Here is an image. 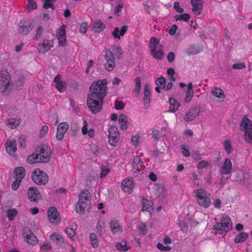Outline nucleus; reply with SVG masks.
I'll use <instances>...</instances> for the list:
<instances>
[{
  "label": "nucleus",
  "mask_w": 252,
  "mask_h": 252,
  "mask_svg": "<svg viewBox=\"0 0 252 252\" xmlns=\"http://www.w3.org/2000/svg\"><path fill=\"white\" fill-rule=\"evenodd\" d=\"M200 112V108L198 106H194L191 108L188 111L184 118V120L187 122H190L197 117Z\"/></svg>",
  "instance_id": "10"
},
{
  "label": "nucleus",
  "mask_w": 252,
  "mask_h": 252,
  "mask_svg": "<svg viewBox=\"0 0 252 252\" xmlns=\"http://www.w3.org/2000/svg\"><path fill=\"white\" fill-rule=\"evenodd\" d=\"M68 128V125L65 122H62L60 123L58 126L57 129L60 130L67 131Z\"/></svg>",
  "instance_id": "59"
},
{
  "label": "nucleus",
  "mask_w": 252,
  "mask_h": 252,
  "mask_svg": "<svg viewBox=\"0 0 252 252\" xmlns=\"http://www.w3.org/2000/svg\"><path fill=\"white\" fill-rule=\"evenodd\" d=\"M115 247L116 249H117L119 251L121 252H126L130 248V247L127 246L126 244L123 245L120 242L117 243L116 244Z\"/></svg>",
  "instance_id": "43"
},
{
  "label": "nucleus",
  "mask_w": 252,
  "mask_h": 252,
  "mask_svg": "<svg viewBox=\"0 0 252 252\" xmlns=\"http://www.w3.org/2000/svg\"><path fill=\"white\" fill-rule=\"evenodd\" d=\"M25 79V77L23 75H19L18 76L17 80L15 81L14 83L15 87L17 90H20L22 89Z\"/></svg>",
  "instance_id": "28"
},
{
  "label": "nucleus",
  "mask_w": 252,
  "mask_h": 252,
  "mask_svg": "<svg viewBox=\"0 0 252 252\" xmlns=\"http://www.w3.org/2000/svg\"><path fill=\"white\" fill-rule=\"evenodd\" d=\"M192 6V11L194 14H200L203 9V3H195L191 4Z\"/></svg>",
  "instance_id": "36"
},
{
  "label": "nucleus",
  "mask_w": 252,
  "mask_h": 252,
  "mask_svg": "<svg viewBox=\"0 0 252 252\" xmlns=\"http://www.w3.org/2000/svg\"><path fill=\"white\" fill-rule=\"evenodd\" d=\"M169 101L170 104V109L168 111L170 112H175L179 108L180 105V103L178 102L176 99L172 97L169 98Z\"/></svg>",
  "instance_id": "25"
},
{
  "label": "nucleus",
  "mask_w": 252,
  "mask_h": 252,
  "mask_svg": "<svg viewBox=\"0 0 252 252\" xmlns=\"http://www.w3.org/2000/svg\"><path fill=\"white\" fill-rule=\"evenodd\" d=\"M16 179L22 181L26 174L25 168L22 166H19L14 169V173Z\"/></svg>",
  "instance_id": "20"
},
{
  "label": "nucleus",
  "mask_w": 252,
  "mask_h": 252,
  "mask_svg": "<svg viewBox=\"0 0 252 252\" xmlns=\"http://www.w3.org/2000/svg\"><path fill=\"white\" fill-rule=\"evenodd\" d=\"M104 58L107 61H114V56L113 54V53L109 49H106L105 50Z\"/></svg>",
  "instance_id": "47"
},
{
  "label": "nucleus",
  "mask_w": 252,
  "mask_h": 252,
  "mask_svg": "<svg viewBox=\"0 0 252 252\" xmlns=\"http://www.w3.org/2000/svg\"><path fill=\"white\" fill-rule=\"evenodd\" d=\"M144 97H151V94L150 91V88L148 84H146L144 86Z\"/></svg>",
  "instance_id": "49"
},
{
  "label": "nucleus",
  "mask_w": 252,
  "mask_h": 252,
  "mask_svg": "<svg viewBox=\"0 0 252 252\" xmlns=\"http://www.w3.org/2000/svg\"><path fill=\"white\" fill-rule=\"evenodd\" d=\"M51 157V152L46 153V155H40L39 160L37 162L47 163L49 161Z\"/></svg>",
  "instance_id": "38"
},
{
  "label": "nucleus",
  "mask_w": 252,
  "mask_h": 252,
  "mask_svg": "<svg viewBox=\"0 0 252 252\" xmlns=\"http://www.w3.org/2000/svg\"><path fill=\"white\" fill-rule=\"evenodd\" d=\"M24 21H21L18 26V33L23 35H27L30 31L33 29L32 24L26 25Z\"/></svg>",
  "instance_id": "14"
},
{
  "label": "nucleus",
  "mask_w": 252,
  "mask_h": 252,
  "mask_svg": "<svg viewBox=\"0 0 252 252\" xmlns=\"http://www.w3.org/2000/svg\"><path fill=\"white\" fill-rule=\"evenodd\" d=\"M202 45L200 44H193L188 49V53L192 55L197 54L202 51Z\"/></svg>",
  "instance_id": "24"
},
{
  "label": "nucleus",
  "mask_w": 252,
  "mask_h": 252,
  "mask_svg": "<svg viewBox=\"0 0 252 252\" xmlns=\"http://www.w3.org/2000/svg\"><path fill=\"white\" fill-rule=\"evenodd\" d=\"M143 208L142 209V211L144 212L145 211H147L150 213L151 211L150 210V209L151 208V210L153 211L154 210L153 208H152V205L151 204V202L148 200L147 199L144 198H143Z\"/></svg>",
  "instance_id": "33"
},
{
  "label": "nucleus",
  "mask_w": 252,
  "mask_h": 252,
  "mask_svg": "<svg viewBox=\"0 0 252 252\" xmlns=\"http://www.w3.org/2000/svg\"><path fill=\"white\" fill-rule=\"evenodd\" d=\"M212 93L213 95L219 98H223L225 96L223 91L222 89L217 87L212 89Z\"/></svg>",
  "instance_id": "34"
},
{
  "label": "nucleus",
  "mask_w": 252,
  "mask_h": 252,
  "mask_svg": "<svg viewBox=\"0 0 252 252\" xmlns=\"http://www.w3.org/2000/svg\"><path fill=\"white\" fill-rule=\"evenodd\" d=\"M90 239L91 242V245L93 248H97L98 246V240L96 235L94 233H92L90 235Z\"/></svg>",
  "instance_id": "41"
},
{
  "label": "nucleus",
  "mask_w": 252,
  "mask_h": 252,
  "mask_svg": "<svg viewBox=\"0 0 252 252\" xmlns=\"http://www.w3.org/2000/svg\"><path fill=\"white\" fill-rule=\"evenodd\" d=\"M110 227L111 230L113 233H116L119 232H122L123 231L121 226L117 221L112 220L110 222Z\"/></svg>",
  "instance_id": "27"
},
{
  "label": "nucleus",
  "mask_w": 252,
  "mask_h": 252,
  "mask_svg": "<svg viewBox=\"0 0 252 252\" xmlns=\"http://www.w3.org/2000/svg\"><path fill=\"white\" fill-rule=\"evenodd\" d=\"M158 249L161 251H169L171 250V247L168 246H164L162 244L158 243L157 245Z\"/></svg>",
  "instance_id": "62"
},
{
  "label": "nucleus",
  "mask_w": 252,
  "mask_h": 252,
  "mask_svg": "<svg viewBox=\"0 0 252 252\" xmlns=\"http://www.w3.org/2000/svg\"><path fill=\"white\" fill-rule=\"evenodd\" d=\"M181 150L183 155L185 157H188L190 156V152L188 149V146L186 145L183 144L181 145Z\"/></svg>",
  "instance_id": "54"
},
{
  "label": "nucleus",
  "mask_w": 252,
  "mask_h": 252,
  "mask_svg": "<svg viewBox=\"0 0 252 252\" xmlns=\"http://www.w3.org/2000/svg\"><path fill=\"white\" fill-rule=\"evenodd\" d=\"M232 169V163L230 159H225L222 166L220 169V173L221 174H228L230 173Z\"/></svg>",
  "instance_id": "16"
},
{
  "label": "nucleus",
  "mask_w": 252,
  "mask_h": 252,
  "mask_svg": "<svg viewBox=\"0 0 252 252\" xmlns=\"http://www.w3.org/2000/svg\"><path fill=\"white\" fill-rule=\"evenodd\" d=\"M221 222L222 223L223 226L226 228L228 229L232 227V222L230 218L227 215H224L222 216L221 219Z\"/></svg>",
  "instance_id": "30"
},
{
  "label": "nucleus",
  "mask_w": 252,
  "mask_h": 252,
  "mask_svg": "<svg viewBox=\"0 0 252 252\" xmlns=\"http://www.w3.org/2000/svg\"><path fill=\"white\" fill-rule=\"evenodd\" d=\"M193 95V90H188L186 93V97L185 98V101L186 103L189 102L192 99Z\"/></svg>",
  "instance_id": "51"
},
{
  "label": "nucleus",
  "mask_w": 252,
  "mask_h": 252,
  "mask_svg": "<svg viewBox=\"0 0 252 252\" xmlns=\"http://www.w3.org/2000/svg\"><path fill=\"white\" fill-rule=\"evenodd\" d=\"M18 143L20 146L23 148L26 147V137L24 135H21L18 140Z\"/></svg>",
  "instance_id": "53"
},
{
  "label": "nucleus",
  "mask_w": 252,
  "mask_h": 252,
  "mask_svg": "<svg viewBox=\"0 0 252 252\" xmlns=\"http://www.w3.org/2000/svg\"><path fill=\"white\" fill-rule=\"evenodd\" d=\"M224 146L226 152L228 154L230 153L232 150V146L229 140L225 141Z\"/></svg>",
  "instance_id": "60"
},
{
  "label": "nucleus",
  "mask_w": 252,
  "mask_h": 252,
  "mask_svg": "<svg viewBox=\"0 0 252 252\" xmlns=\"http://www.w3.org/2000/svg\"><path fill=\"white\" fill-rule=\"evenodd\" d=\"M106 26L101 20L98 19L94 21L92 30L94 32H99L102 31Z\"/></svg>",
  "instance_id": "19"
},
{
  "label": "nucleus",
  "mask_w": 252,
  "mask_h": 252,
  "mask_svg": "<svg viewBox=\"0 0 252 252\" xmlns=\"http://www.w3.org/2000/svg\"><path fill=\"white\" fill-rule=\"evenodd\" d=\"M150 47L151 48V54L155 58L161 60L164 57L163 51L161 49L158 50V47H152L150 45Z\"/></svg>",
  "instance_id": "21"
},
{
  "label": "nucleus",
  "mask_w": 252,
  "mask_h": 252,
  "mask_svg": "<svg viewBox=\"0 0 252 252\" xmlns=\"http://www.w3.org/2000/svg\"><path fill=\"white\" fill-rule=\"evenodd\" d=\"M246 67L244 63H234L232 65V68L234 69H242Z\"/></svg>",
  "instance_id": "58"
},
{
  "label": "nucleus",
  "mask_w": 252,
  "mask_h": 252,
  "mask_svg": "<svg viewBox=\"0 0 252 252\" xmlns=\"http://www.w3.org/2000/svg\"><path fill=\"white\" fill-rule=\"evenodd\" d=\"M135 86L136 87L133 91V93L134 94V95L137 96L141 89V84L140 78L139 77H137L135 79Z\"/></svg>",
  "instance_id": "32"
},
{
  "label": "nucleus",
  "mask_w": 252,
  "mask_h": 252,
  "mask_svg": "<svg viewBox=\"0 0 252 252\" xmlns=\"http://www.w3.org/2000/svg\"><path fill=\"white\" fill-rule=\"evenodd\" d=\"M10 80V75L6 70L0 71V84L2 85L4 87V90L2 92L5 94H7V91L10 89L9 87Z\"/></svg>",
  "instance_id": "6"
},
{
  "label": "nucleus",
  "mask_w": 252,
  "mask_h": 252,
  "mask_svg": "<svg viewBox=\"0 0 252 252\" xmlns=\"http://www.w3.org/2000/svg\"><path fill=\"white\" fill-rule=\"evenodd\" d=\"M122 188L125 192L131 193L134 188L133 182L132 178L125 179L122 183Z\"/></svg>",
  "instance_id": "15"
},
{
  "label": "nucleus",
  "mask_w": 252,
  "mask_h": 252,
  "mask_svg": "<svg viewBox=\"0 0 252 252\" xmlns=\"http://www.w3.org/2000/svg\"><path fill=\"white\" fill-rule=\"evenodd\" d=\"M17 211L15 209L8 210L7 211V217L8 219L10 220H13L14 217L17 215Z\"/></svg>",
  "instance_id": "46"
},
{
  "label": "nucleus",
  "mask_w": 252,
  "mask_h": 252,
  "mask_svg": "<svg viewBox=\"0 0 252 252\" xmlns=\"http://www.w3.org/2000/svg\"><path fill=\"white\" fill-rule=\"evenodd\" d=\"M32 179L34 183L38 185H45L49 180L47 174L38 168L32 171Z\"/></svg>",
  "instance_id": "3"
},
{
  "label": "nucleus",
  "mask_w": 252,
  "mask_h": 252,
  "mask_svg": "<svg viewBox=\"0 0 252 252\" xmlns=\"http://www.w3.org/2000/svg\"><path fill=\"white\" fill-rule=\"evenodd\" d=\"M36 8L37 5L34 0H28L27 6V11L28 12H30L32 10L36 9Z\"/></svg>",
  "instance_id": "42"
},
{
  "label": "nucleus",
  "mask_w": 252,
  "mask_h": 252,
  "mask_svg": "<svg viewBox=\"0 0 252 252\" xmlns=\"http://www.w3.org/2000/svg\"><path fill=\"white\" fill-rule=\"evenodd\" d=\"M222 222H217L213 227V229L218 232L219 234H222L223 230H226Z\"/></svg>",
  "instance_id": "37"
},
{
  "label": "nucleus",
  "mask_w": 252,
  "mask_h": 252,
  "mask_svg": "<svg viewBox=\"0 0 252 252\" xmlns=\"http://www.w3.org/2000/svg\"><path fill=\"white\" fill-rule=\"evenodd\" d=\"M109 143L110 145L115 146L118 141L119 132L116 126H111L109 128Z\"/></svg>",
  "instance_id": "8"
},
{
  "label": "nucleus",
  "mask_w": 252,
  "mask_h": 252,
  "mask_svg": "<svg viewBox=\"0 0 252 252\" xmlns=\"http://www.w3.org/2000/svg\"><path fill=\"white\" fill-rule=\"evenodd\" d=\"M65 85L66 83L65 82H60V83L56 84V88L60 92H63L65 89Z\"/></svg>",
  "instance_id": "52"
},
{
  "label": "nucleus",
  "mask_w": 252,
  "mask_h": 252,
  "mask_svg": "<svg viewBox=\"0 0 252 252\" xmlns=\"http://www.w3.org/2000/svg\"><path fill=\"white\" fill-rule=\"evenodd\" d=\"M77 225L75 224V228H73L72 226L67 227L65 228V232L69 238H72L73 237H74V236L75 235V229Z\"/></svg>",
  "instance_id": "40"
},
{
  "label": "nucleus",
  "mask_w": 252,
  "mask_h": 252,
  "mask_svg": "<svg viewBox=\"0 0 252 252\" xmlns=\"http://www.w3.org/2000/svg\"><path fill=\"white\" fill-rule=\"evenodd\" d=\"M91 201L89 200L88 201L78 200L75 206L76 212L80 215L89 212L91 209Z\"/></svg>",
  "instance_id": "5"
},
{
  "label": "nucleus",
  "mask_w": 252,
  "mask_h": 252,
  "mask_svg": "<svg viewBox=\"0 0 252 252\" xmlns=\"http://www.w3.org/2000/svg\"><path fill=\"white\" fill-rule=\"evenodd\" d=\"M5 150L8 154L11 156L14 157L15 152L17 151L16 143L15 140L11 141L7 139L5 144Z\"/></svg>",
  "instance_id": "12"
},
{
  "label": "nucleus",
  "mask_w": 252,
  "mask_h": 252,
  "mask_svg": "<svg viewBox=\"0 0 252 252\" xmlns=\"http://www.w3.org/2000/svg\"><path fill=\"white\" fill-rule=\"evenodd\" d=\"M119 122L121 125L120 128L122 130H124L127 128V117L126 115L121 113L119 115Z\"/></svg>",
  "instance_id": "22"
},
{
  "label": "nucleus",
  "mask_w": 252,
  "mask_h": 252,
  "mask_svg": "<svg viewBox=\"0 0 252 252\" xmlns=\"http://www.w3.org/2000/svg\"><path fill=\"white\" fill-rule=\"evenodd\" d=\"M48 217L49 220L53 223H59L61 219L59 213L57 208L54 206H51L48 209Z\"/></svg>",
  "instance_id": "9"
},
{
  "label": "nucleus",
  "mask_w": 252,
  "mask_h": 252,
  "mask_svg": "<svg viewBox=\"0 0 252 252\" xmlns=\"http://www.w3.org/2000/svg\"><path fill=\"white\" fill-rule=\"evenodd\" d=\"M249 237V234L247 232H242L239 233L235 238V243H241L244 242Z\"/></svg>",
  "instance_id": "23"
},
{
  "label": "nucleus",
  "mask_w": 252,
  "mask_h": 252,
  "mask_svg": "<svg viewBox=\"0 0 252 252\" xmlns=\"http://www.w3.org/2000/svg\"><path fill=\"white\" fill-rule=\"evenodd\" d=\"M234 173L236 175L235 180L241 185L244 184L245 183V180L243 172L241 170H238L235 171Z\"/></svg>",
  "instance_id": "26"
},
{
  "label": "nucleus",
  "mask_w": 252,
  "mask_h": 252,
  "mask_svg": "<svg viewBox=\"0 0 252 252\" xmlns=\"http://www.w3.org/2000/svg\"><path fill=\"white\" fill-rule=\"evenodd\" d=\"M146 228V226L144 223H143L138 226V229L140 234L142 235H145L147 234V232Z\"/></svg>",
  "instance_id": "64"
},
{
  "label": "nucleus",
  "mask_w": 252,
  "mask_h": 252,
  "mask_svg": "<svg viewBox=\"0 0 252 252\" xmlns=\"http://www.w3.org/2000/svg\"><path fill=\"white\" fill-rule=\"evenodd\" d=\"M51 152L50 147L46 144H42L36 149V152L39 153V155H46V153Z\"/></svg>",
  "instance_id": "29"
},
{
  "label": "nucleus",
  "mask_w": 252,
  "mask_h": 252,
  "mask_svg": "<svg viewBox=\"0 0 252 252\" xmlns=\"http://www.w3.org/2000/svg\"><path fill=\"white\" fill-rule=\"evenodd\" d=\"M156 84L157 86L164 88L166 86V80L164 77H159L156 79Z\"/></svg>",
  "instance_id": "45"
},
{
  "label": "nucleus",
  "mask_w": 252,
  "mask_h": 252,
  "mask_svg": "<svg viewBox=\"0 0 252 252\" xmlns=\"http://www.w3.org/2000/svg\"><path fill=\"white\" fill-rule=\"evenodd\" d=\"M198 204L204 208H207L211 204V200L207 196L206 191L204 189H196L194 190Z\"/></svg>",
  "instance_id": "4"
},
{
  "label": "nucleus",
  "mask_w": 252,
  "mask_h": 252,
  "mask_svg": "<svg viewBox=\"0 0 252 252\" xmlns=\"http://www.w3.org/2000/svg\"><path fill=\"white\" fill-rule=\"evenodd\" d=\"M174 18L176 21L183 20L185 22H188L190 19V15L188 13L178 14L175 15Z\"/></svg>",
  "instance_id": "39"
},
{
  "label": "nucleus",
  "mask_w": 252,
  "mask_h": 252,
  "mask_svg": "<svg viewBox=\"0 0 252 252\" xmlns=\"http://www.w3.org/2000/svg\"><path fill=\"white\" fill-rule=\"evenodd\" d=\"M28 198L32 202H36L41 198V194L35 187H30L28 189Z\"/></svg>",
  "instance_id": "11"
},
{
  "label": "nucleus",
  "mask_w": 252,
  "mask_h": 252,
  "mask_svg": "<svg viewBox=\"0 0 252 252\" xmlns=\"http://www.w3.org/2000/svg\"><path fill=\"white\" fill-rule=\"evenodd\" d=\"M107 80H98L90 87L87 104L93 114L99 112L102 108L103 99L106 95Z\"/></svg>",
  "instance_id": "1"
},
{
  "label": "nucleus",
  "mask_w": 252,
  "mask_h": 252,
  "mask_svg": "<svg viewBox=\"0 0 252 252\" xmlns=\"http://www.w3.org/2000/svg\"><path fill=\"white\" fill-rule=\"evenodd\" d=\"M240 130H245V139L250 143L252 141V122L251 120L244 116L240 124Z\"/></svg>",
  "instance_id": "2"
},
{
  "label": "nucleus",
  "mask_w": 252,
  "mask_h": 252,
  "mask_svg": "<svg viewBox=\"0 0 252 252\" xmlns=\"http://www.w3.org/2000/svg\"><path fill=\"white\" fill-rule=\"evenodd\" d=\"M91 200V196L89 191L87 189L82 190L79 194V200L88 201Z\"/></svg>",
  "instance_id": "31"
},
{
  "label": "nucleus",
  "mask_w": 252,
  "mask_h": 252,
  "mask_svg": "<svg viewBox=\"0 0 252 252\" xmlns=\"http://www.w3.org/2000/svg\"><path fill=\"white\" fill-rule=\"evenodd\" d=\"M87 26H88V23L87 22H85L82 23L80 27V29H79L80 32L82 33H86L87 31Z\"/></svg>",
  "instance_id": "63"
},
{
  "label": "nucleus",
  "mask_w": 252,
  "mask_h": 252,
  "mask_svg": "<svg viewBox=\"0 0 252 252\" xmlns=\"http://www.w3.org/2000/svg\"><path fill=\"white\" fill-rule=\"evenodd\" d=\"M178 224L183 231H187L188 230V226L184 221L180 220H179Z\"/></svg>",
  "instance_id": "61"
},
{
  "label": "nucleus",
  "mask_w": 252,
  "mask_h": 252,
  "mask_svg": "<svg viewBox=\"0 0 252 252\" xmlns=\"http://www.w3.org/2000/svg\"><path fill=\"white\" fill-rule=\"evenodd\" d=\"M128 27L126 25L123 26L121 30H120L119 28L118 27H116L114 29V31L112 32V35L115 38L117 39H120V36H124L125 33L127 30Z\"/></svg>",
  "instance_id": "17"
},
{
  "label": "nucleus",
  "mask_w": 252,
  "mask_h": 252,
  "mask_svg": "<svg viewBox=\"0 0 252 252\" xmlns=\"http://www.w3.org/2000/svg\"><path fill=\"white\" fill-rule=\"evenodd\" d=\"M51 42L50 41L47 39L44 40L41 44L38 46V49L39 52L43 54L46 53L52 46Z\"/></svg>",
  "instance_id": "18"
},
{
  "label": "nucleus",
  "mask_w": 252,
  "mask_h": 252,
  "mask_svg": "<svg viewBox=\"0 0 252 252\" xmlns=\"http://www.w3.org/2000/svg\"><path fill=\"white\" fill-rule=\"evenodd\" d=\"M50 239L53 241L57 245L60 247L63 248L65 246L66 243L64 238L61 235L57 232L53 233L50 236Z\"/></svg>",
  "instance_id": "13"
},
{
  "label": "nucleus",
  "mask_w": 252,
  "mask_h": 252,
  "mask_svg": "<svg viewBox=\"0 0 252 252\" xmlns=\"http://www.w3.org/2000/svg\"><path fill=\"white\" fill-rule=\"evenodd\" d=\"M125 107V104L122 101H119L118 100H115V108L117 110H121L124 109Z\"/></svg>",
  "instance_id": "57"
},
{
  "label": "nucleus",
  "mask_w": 252,
  "mask_h": 252,
  "mask_svg": "<svg viewBox=\"0 0 252 252\" xmlns=\"http://www.w3.org/2000/svg\"><path fill=\"white\" fill-rule=\"evenodd\" d=\"M109 172L110 169L108 167L102 165L101 166V173L100 178H102L104 177H105Z\"/></svg>",
  "instance_id": "50"
},
{
  "label": "nucleus",
  "mask_w": 252,
  "mask_h": 252,
  "mask_svg": "<svg viewBox=\"0 0 252 252\" xmlns=\"http://www.w3.org/2000/svg\"><path fill=\"white\" fill-rule=\"evenodd\" d=\"M21 182L22 181L19 180V179H16L15 180L12 184V189L14 190H17L19 188V187Z\"/></svg>",
  "instance_id": "56"
},
{
  "label": "nucleus",
  "mask_w": 252,
  "mask_h": 252,
  "mask_svg": "<svg viewBox=\"0 0 252 252\" xmlns=\"http://www.w3.org/2000/svg\"><path fill=\"white\" fill-rule=\"evenodd\" d=\"M19 124V120H16L15 118H11L7 120V125L10 128H16Z\"/></svg>",
  "instance_id": "35"
},
{
  "label": "nucleus",
  "mask_w": 252,
  "mask_h": 252,
  "mask_svg": "<svg viewBox=\"0 0 252 252\" xmlns=\"http://www.w3.org/2000/svg\"><path fill=\"white\" fill-rule=\"evenodd\" d=\"M65 26L62 25L57 32L56 35L57 38L62 37H65L66 32H65Z\"/></svg>",
  "instance_id": "44"
},
{
  "label": "nucleus",
  "mask_w": 252,
  "mask_h": 252,
  "mask_svg": "<svg viewBox=\"0 0 252 252\" xmlns=\"http://www.w3.org/2000/svg\"><path fill=\"white\" fill-rule=\"evenodd\" d=\"M115 65V63L114 61H107V62L104 64L105 68L108 71H112L114 69Z\"/></svg>",
  "instance_id": "48"
},
{
  "label": "nucleus",
  "mask_w": 252,
  "mask_h": 252,
  "mask_svg": "<svg viewBox=\"0 0 252 252\" xmlns=\"http://www.w3.org/2000/svg\"><path fill=\"white\" fill-rule=\"evenodd\" d=\"M66 132L65 131L57 129L56 138L58 140H62L64 136V134Z\"/></svg>",
  "instance_id": "55"
},
{
  "label": "nucleus",
  "mask_w": 252,
  "mask_h": 252,
  "mask_svg": "<svg viewBox=\"0 0 252 252\" xmlns=\"http://www.w3.org/2000/svg\"><path fill=\"white\" fill-rule=\"evenodd\" d=\"M23 235L30 245H33L37 244L38 240L35 235L29 227H25L23 230Z\"/></svg>",
  "instance_id": "7"
}]
</instances>
